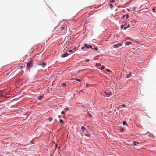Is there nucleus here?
I'll list each match as a JSON object with an SVG mask.
<instances>
[{
	"instance_id": "nucleus-25",
	"label": "nucleus",
	"mask_w": 156,
	"mask_h": 156,
	"mask_svg": "<svg viewBox=\"0 0 156 156\" xmlns=\"http://www.w3.org/2000/svg\"><path fill=\"white\" fill-rule=\"evenodd\" d=\"M65 28V27H61V30H62Z\"/></svg>"
},
{
	"instance_id": "nucleus-14",
	"label": "nucleus",
	"mask_w": 156,
	"mask_h": 156,
	"mask_svg": "<svg viewBox=\"0 0 156 156\" xmlns=\"http://www.w3.org/2000/svg\"><path fill=\"white\" fill-rule=\"evenodd\" d=\"M81 130L83 131H84L85 129V128L84 127H83V126H81Z\"/></svg>"
},
{
	"instance_id": "nucleus-29",
	"label": "nucleus",
	"mask_w": 156,
	"mask_h": 156,
	"mask_svg": "<svg viewBox=\"0 0 156 156\" xmlns=\"http://www.w3.org/2000/svg\"><path fill=\"white\" fill-rule=\"evenodd\" d=\"M87 44H84V46L86 47L87 48Z\"/></svg>"
},
{
	"instance_id": "nucleus-39",
	"label": "nucleus",
	"mask_w": 156,
	"mask_h": 156,
	"mask_svg": "<svg viewBox=\"0 0 156 156\" xmlns=\"http://www.w3.org/2000/svg\"><path fill=\"white\" fill-rule=\"evenodd\" d=\"M84 48V47H81V49H83Z\"/></svg>"
},
{
	"instance_id": "nucleus-37",
	"label": "nucleus",
	"mask_w": 156,
	"mask_h": 156,
	"mask_svg": "<svg viewBox=\"0 0 156 156\" xmlns=\"http://www.w3.org/2000/svg\"><path fill=\"white\" fill-rule=\"evenodd\" d=\"M127 27L128 28V27H130V25L129 24H128L127 25Z\"/></svg>"
},
{
	"instance_id": "nucleus-6",
	"label": "nucleus",
	"mask_w": 156,
	"mask_h": 156,
	"mask_svg": "<svg viewBox=\"0 0 156 156\" xmlns=\"http://www.w3.org/2000/svg\"><path fill=\"white\" fill-rule=\"evenodd\" d=\"M129 17V16L127 14H126L125 15H124L123 16L122 18H124L125 17V18L126 19H127V18Z\"/></svg>"
},
{
	"instance_id": "nucleus-4",
	"label": "nucleus",
	"mask_w": 156,
	"mask_h": 156,
	"mask_svg": "<svg viewBox=\"0 0 156 156\" xmlns=\"http://www.w3.org/2000/svg\"><path fill=\"white\" fill-rule=\"evenodd\" d=\"M133 144L134 145H135V146H136V145L138 146V145H140V144L139 142H136L135 141H134L133 142Z\"/></svg>"
},
{
	"instance_id": "nucleus-13",
	"label": "nucleus",
	"mask_w": 156,
	"mask_h": 156,
	"mask_svg": "<svg viewBox=\"0 0 156 156\" xmlns=\"http://www.w3.org/2000/svg\"><path fill=\"white\" fill-rule=\"evenodd\" d=\"M60 122L61 123H62L63 124H64L63 120L62 119H60L59 120Z\"/></svg>"
},
{
	"instance_id": "nucleus-35",
	"label": "nucleus",
	"mask_w": 156,
	"mask_h": 156,
	"mask_svg": "<svg viewBox=\"0 0 156 156\" xmlns=\"http://www.w3.org/2000/svg\"><path fill=\"white\" fill-rule=\"evenodd\" d=\"M20 69H21L22 68H23V66H20Z\"/></svg>"
},
{
	"instance_id": "nucleus-27",
	"label": "nucleus",
	"mask_w": 156,
	"mask_h": 156,
	"mask_svg": "<svg viewBox=\"0 0 156 156\" xmlns=\"http://www.w3.org/2000/svg\"><path fill=\"white\" fill-rule=\"evenodd\" d=\"M61 113L62 114H65L64 112V111H62L61 112Z\"/></svg>"
},
{
	"instance_id": "nucleus-19",
	"label": "nucleus",
	"mask_w": 156,
	"mask_h": 156,
	"mask_svg": "<svg viewBox=\"0 0 156 156\" xmlns=\"http://www.w3.org/2000/svg\"><path fill=\"white\" fill-rule=\"evenodd\" d=\"M127 122L126 121H123V125H127Z\"/></svg>"
},
{
	"instance_id": "nucleus-5",
	"label": "nucleus",
	"mask_w": 156,
	"mask_h": 156,
	"mask_svg": "<svg viewBox=\"0 0 156 156\" xmlns=\"http://www.w3.org/2000/svg\"><path fill=\"white\" fill-rule=\"evenodd\" d=\"M69 55V54L67 53H65V54H63L62 56V58H64V57H66L67 56H68V55Z\"/></svg>"
},
{
	"instance_id": "nucleus-12",
	"label": "nucleus",
	"mask_w": 156,
	"mask_h": 156,
	"mask_svg": "<svg viewBox=\"0 0 156 156\" xmlns=\"http://www.w3.org/2000/svg\"><path fill=\"white\" fill-rule=\"evenodd\" d=\"M130 76V74H127L126 75V77L128 78H129Z\"/></svg>"
},
{
	"instance_id": "nucleus-21",
	"label": "nucleus",
	"mask_w": 156,
	"mask_h": 156,
	"mask_svg": "<svg viewBox=\"0 0 156 156\" xmlns=\"http://www.w3.org/2000/svg\"><path fill=\"white\" fill-rule=\"evenodd\" d=\"M101 66V64L100 63H97L96 64V66Z\"/></svg>"
},
{
	"instance_id": "nucleus-9",
	"label": "nucleus",
	"mask_w": 156,
	"mask_h": 156,
	"mask_svg": "<svg viewBox=\"0 0 156 156\" xmlns=\"http://www.w3.org/2000/svg\"><path fill=\"white\" fill-rule=\"evenodd\" d=\"M3 93H4L3 91H0V97L3 95Z\"/></svg>"
},
{
	"instance_id": "nucleus-3",
	"label": "nucleus",
	"mask_w": 156,
	"mask_h": 156,
	"mask_svg": "<svg viewBox=\"0 0 156 156\" xmlns=\"http://www.w3.org/2000/svg\"><path fill=\"white\" fill-rule=\"evenodd\" d=\"M104 93L108 97L110 95H111L112 94V93L111 92L107 93L106 92H104Z\"/></svg>"
},
{
	"instance_id": "nucleus-20",
	"label": "nucleus",
	"mask_w": 156,
	"mask_h": 156,
	"mask_svg": "<svg viewBox=\"0 0 156 156\" xmlns=\"http://www.w3.org/2000/svg\"><path fill=\"white\" fill-rule=\"evenodd\" d=\"M110 3H114L115 2V0H111L110 1Z\"/></svg>"
},
{
	"instance_id": "nucleus-15",
	"label": "nucleus",
	"mask_w": 156,
	"mask_h": 156,
	"mask_svg": "<svg viewBox=\"0 0 156 156\" xmlns=\"http://www.w3.org/2000/svg\"><path fill=\"white\" fill-rule=\"evenodd\" d=\"M43 96H40L39 98L38 99L40 100H41L42 98H43Z\"/></svg>"
},
{
	"instance_id": "nucleus-2",
	"label": "nucleus",
	"mask_w": 156,
	"mask_h": 156,
	"mask_svg": "<svg viewBox=\"0 0 156 156\" xmlns=\"http://www.w3.org/2000/svg\"><path fill=\"white\" fill-rule=\"evenodd\" d=\"M122 44L120 43H119L114 45V48H118L122 46Z\"/></svg>"
},
{
	"instance_id": "nucleus-33",
	"label": "nucleus",
	"mask_w": 156,
	"mask_h": 156,
	"mask_svg": "<svg viewBox=\"0 0 156 156\" xmlns=\"http://www.w3.org/2000/svg\"><path fill=\"white\" fill-rule=\"evenodd\" d=\"M89 59H87L85 60V62H89Z\"/></svg>"
},
{
	"instance_id": "nucleus-38",
	"label": "nucleus",
	"mask_w": 156,
	"mask_h": 156,
	"mask_svg": "<svg viewBox=\"0 0 156 156\" xmlns=\"http://www.w3.org/2000/svg\"><path fill=\"white\" fill-rule=\"evenodd\" d=\"M72 51V50H69V52H72V51Z\"/></svg>"
},
{
	"instance_id": "nucleus-32",
	"label": "nucleus",
	"mask_w": 156,
	"mask_h": 156,
	"mask_svg": "<svg viewBox=\"0 0 156 156\" xmlns=\"http://www.w3.org/2000/svg\"><path fill=\"white\" fill-rule=\"evenodd\" d=\"M123 107H124L125 106V104H122L121 105Z\"/></svg>"
},
{
	"instance_id": "nucleus-10",
	"label": "nucleus",
	"mask_w": 156,
	"mask_h": 156,
	"mask_svg": "<svg viewBox=\"0 0 156 156\" xmlns=\"http://www.w3.org/2000/svg\"><path fill=\"white\" fill-rule=\"evenodd\" d=\"M46 64L44 62H43L42 64V66L43 67H44L46 66Z\"/></svg>"
},
{
	"instance_id": "nucleus-36",
	"label": "nucleus",
	"mask_w": 156,
	"mask_h": 156,
	"mask_svg": "<svg viewBox=\"0 0 156 156\" xmlns=\"http://www.w3.org/2000/svg\"><path fill=\"white\" fill-rule=\"evenodd\" d=\"M106 70L108 72H111V71L109 69H106Z\"/></svg>"
},
{
	"instance_id": "nucleus-28",
	"label": "nucleus",
	"mask_w": 156,
	"mask_h": 156,
	"mask_svg": "<svg viewBox=\"0 0 156 156\" xmlns=\"http://www.w3.org/2000/svg\"><path fill=\"white\" fill-rule=\"evenodd\" d=\"M124 26V25H122L121 26V28H124L123 27Z\"/></svg>"
},
{
	"instance_id": "nucleus-17",
	"label": "nucleus",
	"mask_w": 156,
	"mask_h": 156,
	"mask_svg": "<svg viewBox=\"0 0 156 156\" xmlns=\"http://www.w3.org/2000/svg\"><path fill=\"white\" fill-rule=\"evenodd\" d=\"M87 115L89 117H92V115L90 113H88L87 114Z\"/></svg>"
},
{
	"instance_id": "nucleus-30",
	"label": "nucleus",
	"mask_w": 156,
	"mask_h": 156,
	"mask_svg": "<svg viewBox=\"0 0 156 156\" xmlns=\"http://www.w3.org/2000/svg\"><path fill=\"white\" fill-rule=\"evenodd\" d=\"M66 85V84L65 83H63V85L62 86H65Z\"/></svg>"
},
{
	"instance_id": "nucleus-23",
	"label": "nucleus",
	"mask_w": 156,
	"mask_h": 156,
	"mask_svg": "<svg viewBox=\"0 0 156 156\" xmlns=\"http://www.w3.org/2000/svg\"><path fill=\"white\" fill-rule=\"evenodd\" d=\"M109 6H110V7L111 8H112L113 7V5H112V4H109Z\"/></svg>"
},
{
	"instance_id": "nucleus-11",
	"label": "nucleus",
	"mask_w": 156,
	"mask_h": 156,
	"mask_svg": "<svg viewBox=\"0 0 156 156\" xmlns=\"http://www.w3.org/2000/svg\"><path fill=\"white\" fill-rule=\"evenodd\" d=\"M152 10L153 12H156V8L153 7Z\"/></svg>"
},
{
	"instance_id": "nucleus-34",
	"label": "nucleus",
	"mask_w": 156,
	"mask_h": 156,
	"mask_svg": "<svg viewBox=\"0 0 156 156\" xmlns=\"http://www.w3.org/2000/svg\"><path fill=\"white\" fill-rule=\"evenodd\" d=\"M128 28V27H127H127H124V29H126V28Z\"/></svg>"
},
{
	"instance_id": "nucleus-31",
	"label": "nucleus",
	"mask_w": 156,
	"mask_h": 156,
	"mask_svg": "<svg viewBox=\"0 0 156 156\" xmlns=\"http://www.w3.org/2000/svg\"><path fill=\"white\" fill-rule=\"evenodd\" d=\"M85 135L86 136H88V137H90V135L85 134Z\"/></svg>"
},
{
	"instance_id": "nucleus-1",
	"label": "nucleus",
	"mask_w": 156,
	"mask_h": 156,
	"mask_svg": "<svg viewBox=\"0 0 156 156\" xmlns=\"http://www.w3.org/2000/svg\"><path fill=\"white\" fill-rule=\"evenodd\" d=\"M33 60H31L29 62H28L27 64V67H30L33 65Z\"/></svg>"
},
{
	"instance_id": "nucleus-18",
	"label": "nucleus",
	"mask_w": 156,
	"mask_h": 156,
	"mask_svg": "<svg viewBox=\"0 0 156 156\" xmlns=\"http://www.w3.org/2000/svg\"><path fill=\"white\" fill-rule=\"evenodd\" d=\"M75 80L79 82H80L81 80L80 79H77V78L75 79Z\"/></svg>"
},
{
	"instance_id": "nucleus-26",
	"label": "nucleus",
	"mask_w": 156,
	"mask_h": 156,
	"mask_svg": "<svg viewBox=\"0 0 156 156\" xmlns=\"http://www.w3.org/2000/svg\"><path fill=\"white\" fill-rule=\"evenodd\" d=\"M94 49L95 50L97 51L98 50V49L97 47H95L94 48Z\"/></svg>"
},
{
	"instance_id": "nucleus-16",
	"label": "nucleus",
	"mask_w": 156,
	"mask_h": 156,
	"mask_svg": "<svg viewBox=\"0 0 156 156\" xmlns=\"http://www.w3.org/2000/svg\"><path fill=\"white\" fill-rule=\"evenodd\" d=\"M68 109H69V108H68V107L67 108H65L64 109V111H65V112L67 111V110H68Z\"/></svg>"
},
{
	"instance_id": "nucleus-22",
	"label": "nucleus",
	"mask_w": 156,
	"mask_h": 156,
	"mask_svg": "<svg viewBox=\"0 0 156 156\" xmlns=\"http://www.w3.org/2000/svg\"><path fill=\"white\" fill-rule=\"evenodd\" d=\"M105 66H101V70H102L104 68H105Z\"/></svg>"
},
{
	"instance_id": "nucleus-8",
	"label": "nucleus",
	"mask_w": 156,
	"mask_h": 156,
	"mask_svg": "<svg viewBox=\"0 0 156 156\" xmlns=\"http://www.w3.org/2000/svg\"><path fill=\"white\" fill-rule=\"evenodd\" d=\"M48 119L49 120V122H51L52 120V117H49L48 118Z\"/></svg>"
},
{
	"instance_id": "nucleus-24",
	"label": "nucleus",
	"mask_w": 156,
	"mask_h": 156,
	"mask_svg": "<svg viewBox=\"0 0 156 156\" xmlns=\"http://www.w3.org/2000/svg\"><path fill=\"white\" fill-rule=\"evenodd\" d=\"M92 48V46L90 45H88L87 47V48Z\"/></svg>"
},
{
	"instance_id": "nucleus-7",
	"label": "nucleus",
	"mask_w": 156,
	"mask_h": 156,
	"mask_svg": "<svg viewBox=\"0 0 156 156\" xmlns=\"http://www.w3.org/2000/svg\"><path fill=\"white\" fill-rule=\"evenodd\" d=\"M125 45H129L131 44H132V43L130 42H126L125 43Z\"/></svg>"
}]
</instances>
